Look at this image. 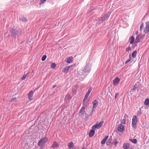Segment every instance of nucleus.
Here are the masks:
<instances>
[{"label": "nucleus", "instance_id": "nucleus-1", "mask_svg": "<svg viewBox=\"0 0 149 149\" xmlns=\"http://www.w3.org/2000/svg\"><path fill=\"white\" fill-rule=\"evenodd\" d=\"M11 32L12 35L14 37L15 40L17 38H18L22 35V31L16 29H12Z\"/></svg>", "mask_w": 149, "mask_h": 149}, {"label": "nucleus", "instance_id": "nucleus-2", "mask_svg": "<svg viewBox=\"0 0 149 149\" xmlns=\"http://www.w3.org/2000/svg\"><path fill=\"white\" fill-rule=\"evenodd\" d=\"M110 14V12H108L104 14L103 16L101 17L100 19L99 20V21H98L97 24H100L103 22L105 20H107L109 18Z\"/></svg>", "mask_w": 149, "mask_h": 149}, {"label": "nucleus", "instance_id": "nucleus-3", "mask_svg": "<svg viewBox=\"0 0 149 149\" xmlns=\"http://www.w3.org/2000/svg\"><path fill=\"white\" fill-rule=\"evenodd\" d=\"M91 64L89 63H87L86 65L82 69V71L84 72L89 73L91 70Z\"/></svg>", "mask_w": 149, "mask_h": 149}, {"label": "nucleus", "instance_id": "nucleus-4", "mask_svg": "<svg viewBox=\"0 0 149 149\" xmlns=\"http://www.w3.org/2000/svg\"><path fill=\"white\" fill-rule=\"evenodd\" d=\"M48 140V138L46 136L42 138L39 141L38 143V145L41 147H44L45 143Z\"/></svg>", "mask_w": 149, "mask_h": 149}, {"label": "nucleus", "instance_id": "nucleus-5", "mask_svg": "<svg viewBox=\"0 0 149 149\" xmlns=\"http://www.w3.org/2000/svg\"><path fill=\"white\" fill-rule=\"evenodd\" d=\"M137 121V118H136V116H134L132 119V127L134 129H135L137 127L136 124Z\"/></svg>", "mask_w": 149, "mask_h": 149}, {"label": "nucleus", "instance_id": "nucleus-6", "mask_svg": "<svg viewBox=\"0 0 149 149\" xmlns=\"http://www.w3.org/2000/svg\"><path fill=\"white\" fill-rule=\"evenodd\" d=\"M104 123V121H102L100 122L99 123L96 124L92 126L93 129L96 130V128L100 129L102 125Z\"/></svg>", "mask_w": 149, "mask_h": 149}, {"label": "nucleus", "instance_id": "nucleus-7", "mask_svg": "<svg viewBox=\"0 0 149 149\" xmlns=\"http://www.w3.org/2000/svg\"><path fill=\"white\" fill-rule=\"evenodd\" d=\"M145 24L146 26L143 30V32L146 33H147L149 32V22H146Z\"/></svg>", "mask_w": 149, "mask_h": 149}, {"label": "nucleus", "instance_id": "nucleus-8", "mask_svg": "<svg viewBox=\"0 0 149 149\" xmlns=\"http://www.w3.org/2000/svg\"><path fill=\"white\" fill-rule=\"evenodd\" d=\"M124 126L122 125V124H120L118 126V130L120 132H122L125 130L124 128Z\"/></svg>", "mask_w": 149, "mask_h": 149}, {"label": "nucleus", "instance_id": "nucleus-9", "mask_svg": "<svg viewBox=\"0 0 149 149\" xmlns=\"http://www.w3.org/2000/svg\"><path fill=\"white\" fill-rule=\"evenodd\" d=\"M120 79L118 77H116L113 81V84L116 86L118 85L119 83Z\"/></svg>", "mask_w": 149, "mask_h": 149}, {"label": "nucleus", "instance_id": "nucleus-10", "mask_svg": "<svg viewBox=\"0 0 149 149\" xmlns=\"http://www.w3.org/2000/svg\"><path fill=\"white\" fill-rule=\"evenodd\" d=\"M141 38H142L140 36H137V37H136L135 39V41L134 44V45H135V44H136L138 43L139 42L140 40H141Z\"/></svg>", "mask_w": 149, "mask_h": 149}, {"label": "nucleus", "instance_id": "nucleus-11", "mask_svg": "<svg viewBox=\"0 0 149 149\" xmlns=\"http://www.w3.org/2000/svg\"><path fill=\"white\" fill-rule=\"evenodd\" d=\"M95 130L94 129H93L92 128L89 133V136L90 137H92L94 136L95 134Z\"/></svg>", "mask_w": 149, "mask_h": 149}, {"label": "nucleus", "instance_id": "nucleus-12", "mask_svg": "<svg viewBox=\"0 0 149 149\" xmlns=\"http://www.w3.org/2000/svg\"><path fill=\"white\" fill-rule=\"evenodd\" d=\"M59 145L56 141H54L53 142L52 145L50 147V148H55L58 147H59Z\"/></svg>", "mask_w": 149, "mask_h": 149}, {"label": "nucleus", "instance_id": "nucleus-13", "mask_svg": "<svg viewBox=\"0 0 149 149\" xmlns=\"http://www.w3.org/2000/svg\"><path fill=\"white\" fill-rule=\"evenodd\" d=\"M92 103L93 104L92 109H95L98 105L97 101L95 100L92 102Z\"/></svg>", "mask_w": 149, "mask_h": 149}, {"label": "nucleus", "instance_id": "nucleus-14", "mask_svg": "<svg viewBox=\"0 0 149 149\" xmlns=\"http://www.w3.org/2000/svg\"><path fill=\"white\" fill-rule=\"evenodd\" d=\"M33 92L32 91H30L28 94L29 98L31 100H33L32 97L33 96Z\"/></svg>", "mask_w": 149, "mask_h": 149}, {"label": "nucleus", "instance_id": "nucleus-15", "mask_svg": "<svg viewBox=\"0 0 149 149\" xmlns=\"http://www.w3.org/2000/svg\"><path fill=\"white\" fill-rule=\"evenodd\" d=\"M130 146L129 144L127 143H124L123 145V147L124 149H128L129 148Z\"/></svg>", "mask_w": 149, "mask_h": 149}, {"label": "nucleus", "instance_id": "nucleus-16", "mask_svg": "<svg viewBox=\"0 0 149 149\" xmlns=\"http://www.w3.org/2000/svg\"><path fill=\"white\" fill-rule=\"evenodd\" d=\"M85 107L84 106H83L79 112V114H81V115L83 114L85 112Z\"/></svg>", "mask_w": 149, "mask_h": 149}, {"label": "nucleus", "instance_id": "nucleus-17", "mask_svg": "<svg viewBox=\"0 0 149 149\" xmlns=\"http://www.w3.org/2000/svg\"><path fill=\"white\" fill-rule=\"evenodd\" d=\"M108 136H107L103 139L101 141V143L102 144H104L105 143L106 141L108 138Z\"/></svg>", "mask_w": 149, "mask_h": 149}, {"label": "nucleus", "instance_id": "nucleus-18", "mask_svg": "<svg viewBox=\"0 0 149 149\" xmlns=\"http://www.w3.org/2000/svg\"><path fill=\"white\" fill-rule=\"evenodd\" d=\"M19 19L22 22H26L27 21V20L26 18L24 17L19 18Z\"/></svg>", "mask_w": 149, "mask_h": 149}, {"label": "nucleus", "instance_id": "nucleus-19", "mask_svg": "<svg viewBox=\"0 0 149 149\" xmlns=\"http://www.w3.org/2000/svg\"><path fill=\"white\" fill-rule=\"evenodd\" d=\"M112 140V137L110 136L109 139L106 142V144L107 145H109L111 143Z\"/></svg>", "mask_w": 149, "mask_h": 149}, {"label": "nucleus", "instance_id": "nucleus-20", "mask_svg": "<svg viewBox=\"0 0 149 149\" xmlns=\"http://www.w3.org/2000/svg\"><path fill=\"white\" fill-rule=\"evenodd\" d=\"M134 36H132L130 38V42L131 44H132L133 43L134 40Z\"/></svg>", "mask_w": 149, "mask_h": 149}, {"label": "nucleus", "instance_id": "nucleus-21", "mask_svg": "<svg viewBox=\"0 0 149 149\" xmlns=\"http://www.w3.org/2000/svg\"><path fill=\"white\" fill-rule=\"evenodd\" d=\"M70 68V67L66 66L62 71L64 73H67Z\"/></svg>", "mask_w": 149, "mask_h": 149}, {"label": "nucleus", "instance_id": "nucleus-22", "mask_svg": "<svg viewBox=\"0 0 149 149\" xmlns=\"http://www.w3.org/2000/svg\"><path fill=\"white\" fill-rule=\"evenodd\" d=\"M89 100H88L87 99H85V100L84 101V99L83 100V105H84V106H86V104H88L89 102Z\"/></svg>", "mask_w": 149, "mask_h": 149}, {"label": "nucleus", "instance_id": "nucleus-23", "mask_svg": "<svg viewBox=\"0 0 149 149\" xmlns=\"http://www.w3.org/2000/svg\"><path fill=\"white\" fill-rule=\"evenodd\" d=\"M144 104L146 105H149V99H146L144 102Z\"/></svg>", "mask_w": 149, "mask_h": 149}, {"label": "nucleus", "instance_id": "nucleus-24", "mask_svg": "<svg viewBox=\"0 0 149 149\" xmlns=\"http://www.w3.org/2000/svg\"><path fill=\"white\" fill-rule=\"evenodd\" d=\"M71 98L72 97L70 95L68 94H67L65 96V100H70L71 99Z\"/></svg>", "mask_w": 149, "mask_h": 149}, {"label": "nucleus", "instance_id": "nucleus-25", "mask_svg": "<svg viewBox=\"0 0 149 149\" xmlns=\"http://www.w3.org/2000/svg\"><path fill=\"white\" fill-rule=\"evenodd\" d=\"M129 140L134 144L136 143L137 142V140L136 139H130Z\"/></svg>", "mask_w": 149, "mask_h": 149}, {"label": "nucleus", "instance_id": "nucleus-26", "mask_svg": "<svg viewBox=\"0 0 149 149\" xmlns=\"http://www.w3.org/2000/svg\"><path fill=\"white\" fill-rule=\"evenodd\" d=\"M68 147L69 148H72L74 146L73 143L72 142H70L68 145Z\"/></svg>", "mask_w": 149, "mask_h": 149}, {"label": "nucleus", "instance_id": "nucleus-27", "mask_svg": "<svg viewBox=\"0 0 149 149\" xmlns=\"http://www.w3.org/2000/svg\"><path fill=\"white\" fill-rule=\"evenodd\" d=\"M73 58L69 57L66 61V62L68 63H70L73 61Z\"/></svg>", "mask_w": 149, "mask_h": 149}, {"label": "nucleus", "instance_id": "nucleus-28", "mask_svg": "<svg viewBox=\"0 0 149 149\" xmlns=\"http://www.w3.org/2000/svg\"><path fill=\"white\" fill-rule=\"evenodd\" d=\"M137 53V52L136 50L134 51L132 54V56L133 58H135L136 56V55Z\"/></svg>", "mask_w": 149, "mask_h": 149}, {"label": "nucleus", "instance_id": "nucleus-29", "mask_svg": "<svg viewBox=\"0 0 149 149\" xmlns=\"http://www.w3.org/2000/svg\"><path fill=\"white\" fill-rule=\"evenodd\" d=\"M29 73L28 72L26 74H24L23 77L22 78V80H24L26 78L27 76L29 74Z\"/></svg>", "mask_w": 149, "mask_h": 149}, {"label": "nucleus", "instance_id": "nucleus-30", "mask_svg": "<svg viewBox=\"0 0 149 149\" xmlns=\"http://www.w3.org/2000/svg\"><path fill=\"white\" fill-rule=\"evenodd\" d=\"M56 66V64L54 63H52L51 65V67L53 69L55 68Z\"/></svg>", "mask_w": 149, "mask_h": 149}, {"label": "nucleus", "instance_id": "nucleus-31", "mask_svg": "<svg viewBox=\"0 0 149 149\" xmlns=\"http://www.w3.org/2000/svg\"><path fill=\"white\" fill-rule=\"evenodd\" d=\"M137 88H136V87L135 86H134L132 88V89L130 91V92H132L133 93L134 92L136 89Z\"/></svg>", "mask_w": 149, "mask_h": 149}, {"label": "nucleus", "instance_id": "nucleus-32", "mask_svg": "<svg viewBox=\"0 0 149 149\" xmlns=\"http://www.w3.org/2000/svg\"><path fill=\"white\" fill-rule=\"evenodd\" d=\"M131 60V57H130V58L128 59L125 62V64H127L128 63H129V62H130Z\"/></svg>", "mask_w": 149, "mask_h": 149}, {"label": "nucleus", "instance_id": "nucleus-33", "mask_svg": "<svg viewBox=\"0 0 149 149\" xmlns=\"http://www.w3.org/2000/svg\"><path fill=\"white\" fill-rule=\"evenodd\" d=\"M46 57H47L46 55H43V56H42V59H41L42 61H44L45 60L46 58Z\"/></svg>", "mask_w": 149, "mask_h": 149}, {"label": "nucleus", "instance_id": "nucleus-34", "mask_svg": "<svg viewBox=\"0 0 149 149\" xmlns=\"http://www.w3.org/2000/svg\"><path fill=\"white\" fill-rule=\"evenodd\" d=\"M92 87H90L88 89V92L87 93L89 94L91 92V91H92Z\"/></svg>", "mask_w": 149, "mask_h": 149}, {"label": "nucleus", "instance_id": "nucleus-35", "mask_svg": "<svg viewBox=\"0 0 149 149\" xmlns=\"http://www.w3.org/2000/svg\"><path fill=\"white\" fill-rule=\"evenodd\" d=\"M144 27V23L143 22H142L141 23V25L140 26V31H141L142 30V28H143Z\"/></svg>", "mask_w": 149, "mask_h": 149}, {"label": "nucleus", "instance_id": "nucleus-36", "mask_svg": "<svg viewBox=\"0 0 149 149\" xmlns=\"http://www.w3.org/2000/svg\"><path fill=\"white\" fill-rule=\"evenodd\" d=\"M89 94L86 93L85 96V97H84V101L85 99H87L88 98V95H89Z\"/></svg>", "mask_w": 149, "mask_h": 149}, {"label": "nucleus", "instance_id": "nucleus-37", "mask_svg": "<svg viewBox=\"0 0 149 149\" xmlns=\"http://www.w3.org/2000/svg\"><path fill=\"white\" fill-rule=\"evenodd\" d=\"M126 120V118H123V119L121 121V122L123 124H125Z\"/></svg>", "mask_w": 149, "mask_h": 149}, {"label": "nucleus", "instance_id": "nucleus-38", "mask_svg": "<svg viewBox=\"0 0 149 149\" xmlns=\"http://www.w3.org/2000/svg\"><path fill=\"white\" fill-rule=\"evenodd\" d=\"M131 50V48L130 46H129L126 49V50L127 52H129Z\"/></svg>", "mask_w": 149, "mask_h": 149}, {"label": "nucleus", "instance_id": "nucleus-39", "mask_svg": "<svg viewBox=\"0 0 149 149\" xmlns=\"http://www.w3.org/2000/svg\"><path fill=\"white\" fill-rule=\"evenodd\" d=\"M139 82H137L134 86H135L136 87V88H137L139 87Z\"/></svg>", "mask_w": 149, "mask_h": 149}, {"label": "nucleus", "instance_id": "nucleus-40", "mask_svg": "<svg viewBox=\"0 0 149 149\" xmlns=\"http://www.w3.org/2000/svg\"><path fill=\"white\" fill-rule=\"evenodd\" d=\"M17 100V98L16 97L13 98L11 99V102L13 101H16Z\"/></svg>", "mask_w": 149, "mask_h": 149}, {"label": "nucleus", "instance_id": "nucleus-41", "mask_svg": "<svg viewBox=\"0 0 149 149\" xmlns=\"http://www.w3.org/2000/svg\"><path fill=\"white\" fill-rule=\"evenodd\" d=\"M46 1V0H40V4H42L44 3V2Z\"/></svg>", "mask_w": 149, "mask_h": 149}, {"label": "nucleus", "instance_id": "nucleus-42", "mask_svg": "<svg viewBox=\"0 0 149 149\" xmlns=\"http://www.w3.org/2000/svg\"><path fill=\"white\" fill-rule=\"evenodd\" d=\"M95 111V109H92V111H91V112L90 114V115L91 116H92L93 113V111Z\"/></svg>", "mask_w": 149, "mask_h": 149}, {"label": "nucleus", "instance_id": "nucleus-43", "mask_svg": "<svg viewBox=\"0 0 149 149\" xmlns=\"http://www.w3.org/2000/svg\"><path fill=\"white\" fill-rule=\"evenodd\" d=\"M128 117V116L126 114H125L123 117L124 119L126 118V117Z\"/></svg>", "mask_w": 149, "mask_h": 149}, {"label": "nucleus", "instance_id": "nucleus-44", "mask_svg": "<svg viewBox=\"0 0 149 149\" xmlns=\"http://www.w3.org/2000/svg\"><path fill=\"white\" fill-rule=\"evenodd\" d=\"M118 95H119V93H116L115 95V98L116 99L117 96Z\"/></svg>", "mask_w": 149, "mask_h": 149}, {"label": "nucleus", "instance_id": "nucleus-45", "mask_svg": "<svg viewBox=\"0 0 149 149\" xmlns=\"http://www.w3.org/2000/svg\"><path fill=\"white\" fill-rule=\"evenodd\" d=\"M72 94H74V95H75L76 93V91H74L73 90H72Z\"/></svg>", "mask_w": 149, "mask_h": 149}, {"label": "nucleus", "instance_id": "nucleus-46", "mask_svg": "<svg viewBox=\"0 0 149 149\" xmlns=\"http://www.w3.org/2000/svg\"><path fill=\"white\" fill-rule=\"evenodd\" d=\"M142 113L141 112V111H138V113H137V114L139 115H140Z\"/></svg>", "mask_w": 149, "mask_h": 149}, {"label": "nucleus", "instance_id": "nucleus-47", "mask_svg": "<svg viewBox=\"0 0 149 149\" xmlns=\"http://www.w3.org/2000/svg\"><path fill=\"white\" fill-rule=\"evenodd\" d=\"M135 33H136V35H137L139 33L138 31H136Z\"/></svg>", "mask_w": 149, "mask_h": 149}, {"label": "nucleus", "instance_id": "nucleus-48", "mask_svg": "<svg viewBox=\"0 0 149 149\" xmlns=\"http://www.w3.org/2000/svg\"><path fill=\"white\" fill-rule=\"evenodd\" d=\"M56 85H54L53 86H52V87L53 88H55V87H56Z\"/></svg>", "mask_w": 149, "mask_h": 149}, {"label": "nucleus", "instance_id": "nucleus-49", "mask_svg": "<svg viewBox=\"0 0 149 149\" xmlns=\"http://www.w3.org/2000/svg\"><path fill=\"white\" fill-rule=\"evenodd\" d=\"M118 143V142L117 141H115L114 143V144L115 145H116Z\"/></svg>", "mask_w": 149, "mask_h": 149}, {"label": "nucleus", "instance_id": "nucleus-50", "mask_svg": "<svg viewBox=\"0 0 149 149\" xmlns=\"http://www.w3.org/2000/svg\"><path fill=\"white\" fill-rule=\"evenodd\" d=\"M72 66H73V65H70V66H68V67H70V68H71V67H72Z\"/></svg>", "mask_w": 149, "mask_h": 149}, {"label": "nucleus", "instance_id": "nucleus-51", "mask_svg": "<svg viewBox=\"0 0 149 149\" xmlns=\"http://www.w3.org/2000/svg\"><path fill=\"white\" fill-rule=\"evenodd\" d=\"M64 108V107H62V109H63Z\"/></svg>", "mask_w": 149, "mask_h": 149}, {"label": "nucleus", "instance_id": "nucleus-52", "mask_svg": "<svg viewBox=\"0 0 149 149\" xmlns=\"http://www.w3.org/2000/svg\"><path fill=\"white\" fill-rule=\"evenodd\" d=\"M24 42V41H22V42H21V43H22L23 42Z\"/></svg>", "mask_w": 149, "mask_h": 149}, {"label": "nucleus", "instance_id": "nucleus-53", "mask_svg": "<svg viewBox=\"0 0 149 149\" xmlns=\"http://www.w3.org/2000/svg\"><path fill=\"white\" fill-rule=\"evenodd\" d=\"M83 149H84V147H83V148H82Z\"/></svg>", "mask_w": 149, "mask_h": 149}]
</instances>
